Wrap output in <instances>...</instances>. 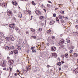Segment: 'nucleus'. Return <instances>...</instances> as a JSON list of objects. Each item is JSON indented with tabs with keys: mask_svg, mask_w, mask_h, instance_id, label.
Listing matches in <instances>:
<instances>
[{
	"mask_svg": "<svg viewBox=\"0 0 78 78\" xmlns=\"http://www.w3.org/2000/svg\"><path fill=\"white\" fill-rule=\"evenodd\" d=\"M0 65L2 67H5L6 66V62L5 61H2L0 62Z\"/></svg>",
	"mask_w": 78,
	"mask_h": 78,
	"instance_id": "obj_1",
	"label": "nucleus"
},
{
	"mask_svg": "<svg viewBox=\"0 0 78 78\" xmlns=\"http://www.w3.org/2000/svg\"><path fill=\"white\" fill-rule=\"evenodd\" d=\"M7 14L9 16H12V13L10 11H7Z\"/></svg>",
	"mask_w": 78,
	"mask_h": 78,
	"instance_id": "obj_2",
	"label": "nucleus"
},
{
	"mask_svg": "<svg viewBox=\"0 0 78 78\" xmlns=\"http://www.w3.org/2000/svg\"><path fill=\"white\" fill-rule=\"evenodd\" d=\"M14 60H10L8 61V63L10 65H12L14 64Z\"/></svg>",
	"mask_w": 78,
	"mask_h": 78,
	"instance_id": "obj_3",
	"label": "nucleus"
},
{
	"mask_svg": "<svg viewBox=\"0 0 78 78\" xmlns=\"http://www.w3.org/2000/svg\"><path fill=\"white\" fill-rule=\"evenodd\" d=\"M15 26V24L14 23H13L12 24H9V26L10 28H14V27Z\"/></svg>",
	"mask_w": 78,
	"mask_h": 78,
	"instance_id": "obj_4",
	"label": "nucleus"
},
{
	"mask_svg": "<svg viewBox=\"0 0 78 78\" xmlns=\"http://www.w3.org/2000/svg\"><path fill=\"white\" fill-rule=\"evenodd\" d=\"M35 13L36 14L38 15H41V13L39 10H36L35 11Z\"/></svg>",
	"mask_w": 78,
	"mask_h": 78,
	"instance_id": "obj_5",
	"label": "nucleus"
},
{
	"mask_svg": "<svg viewBox=\"0 0 78 78\" xmlns=\"http://www.w3.org/2000/svg\"><path fill=\"white\" fill-rule=\"evenodd\" d=\"M64 42V40H61L58 43V44H59V45H62V44Z\"/></svg>",
	"mask_w": 78,
	"mask_h": 78,
	"instance_id": "obj_6",
	"label": "nucleus"
},
{
	"mask_svg": "<svg viewBox=\"0 0 78 78\" xmlns=\"http://www.w3.org/2000/svg\"><path fill=\"white\" fill-rule=\"evenodd\" d=\"M51 50L52 51H55L56 50V48L55 47H52L51 48Z\"/></svg>",
	"mask_w": 78,
	"mask_h": 78,
	"instance_id": "obj_7",
	"label": "nucleus"
},
{
	"mask_svg": "<svg viewBox=\"0 0 78 78\" xmlns=\"http://www.w3.org/2000/svg\"><path fill=\"white\" fill-rule=\"evenodd\" d=\"M12 3L15 6H17V5H18V3H17L16 1H15V2H14L13 1L12 2Z\"/></svg>",
	"mask_w": 78,
	"mask_h": 78,
	"instance_id": "obj_8",
	"label": "nucleus"
},
{
	"mask_svg": "<svg viewBox=\"0 0 78 78\" xmlns=\"http://www.w3.org/2000/svg\"><path fill=\"white\" fill-rule=\"evenodd\" d=\"M78 68H76L75 70L73 71V73H78Z\"/></svg>",
	"mask_w": 78,
	"mask_h": 78,
	"instance_id": "obj_9",
	"label": "nucleus"
},
{
	"mask_svg": "<svg viewBox=\"0 0 78 78\" xmlns=\"http://www.w3.org/2000/svg\"><path fill=\"white\" fill-rule=\"evenodd\" d=\"M66 41L67 43H70V38L69 37L67 38L66 40Z\"/></svg>",
	"mask_w": 78,
	"mask_h": 78,
	"instance_id": "obj_10",
	"label": "nucleus"
},
{
	"mask_svg": "<svg viewBox=\"0 0 78 78\" xmlns=\"http://www.w3.org/2000/svg\"><path fill=\"white\" fill-rule=\"evenodd\" d=\"M2 6L4 8H6V5L5 3H3L2 5Z\"/></svg>",
	"mask_w": 78,
	"mask_h": 78,
	"instance_id": "obj_11",
	"label": "nucleus"
},
{
	"mask_svg": "<svg viewBox=\"0 0 78 78\" xmlns=\"http://www.w3.org/2000/svg\"><path fill=\"white\" fill-rule=\"evenodd\" d=\"M6 40L7 41H11V37H7L5 38Z\"/></svg>",
	"mask_w": 78,
	"mask_h": 78,
	"instance_id": "obj_12",
	"label": "nucleus"
},
{
	"mask_svg": "<svg viewBox=\"0 0 78 78\" xmlns=\"http://www.w3.org/2000/svg\"><path fill=\"white\" fill-rule=\"evenodd\" d=\"M26 12L27 13H28L29 15H30L31 14V11H30L28 10H26Z\"/></svg>",
	"mask_w": 78,
	"mask_h": 78,
	"instance_id": "obj_13",
	"label": "nucleus"
},
{
	"mask_svg": "<svg viewBox=\"0 0 78 78\" xmlns=\"http://www.w3.org/2000/svg\"><path fill=\"white\" fill-rule=\"evenodd\" d=\"M5 49L6 50H10V48L8 47V46H6L5 48Z\"/></svg>",
	"mask_w": 78,
	"mask_h": 78,
	"instance_id": "obj_14",
	"label": "nucleus"
},
{
	"mask_svg": "<svg viewBox=\"0 0 78 78\" xmlns=\"http://www.w3.org/2000/svg\"><path fill=\"white\" fill-rule=\"evenodd\" d=\"M55 21L52 20L50 22V25H53L55 23Z\"/></svg>",
	"mask_w": 78,
	"mask_h": 78,
	"instance_id": "obj_15",
	"label": "nucleus"
},
{
	"mask_svg": "<svg viewBox=\"0 0 78 78\" xmlns=\"http://www.w3.org/2000/svg\"><path fill=\"white\" fill-rule=\"evenodd\" d=\"M21 46L22 47H23L24 46H25V44H24V42H22L21 43Z\"/></svg>",
	"mask_w": 78,
	"mask_h": 78,
	"instance_id": "obj_16",
	"label": "nucleus"
},
{
	"mask_svg": "<svg viewBox=\"0 0 78 78\" xmlns=\"http://www.w3.org/2000/svg\"><path fill=\"white\" fill-rule=\"evenodd\" d=\"M52 56H54V57H56L57 56V55L56 53H53L52 54Z\"/></svg>",
	"mask_w": 78,
	"mask_h": 78,
	"instance_id": "obj_17",
	"label": "nucleus"
},
{
	"mask_svg": "<svg viewBox=\"0 0 78 78\" xmlns=\"http://www.w3.org/2000/svg\"><path fill=\"white\" fill-rule=\"evenodd\" d=\"M15 29L16 30V31H17V33H19V32L20 31V30H19V29H18V28L16 27Z\"/></svg>",
	"mask_w": 78,
	"mask_h": 78,
	"instance_id": "obj_18",
	"label": "nucleus"
},
{
	"mask_svg": "<svg viewBox=\"0 0 78 78\" xmlns=\"http://www.w3.org/2000/svg\"><path fill=\"white\" fill-rule=\"evenodd\" d=\"M14 53H15V54L17 55V54L18 53V51H17V50H16L14 51Z\"/></svg>",
	"mask_w": 78,
	"mask_h": 78,
	"instance_id": "obj_19",
	"label": "nucleus"
},
{
	"mask_svg": "<svg viewBox=\"0 0 78 78\" xmlns=\"http://www.w3.org/2000/svg\"><path fill=\"white\" fill-rule=\"evenodd\" d=\"M31 30L32 31V32H33L34 34L35 33V30L34 29H33V28H31Z\"/></svg>",
	"mask_w": 78,
	"mask_h": 78,
	"instance_id": "obj_20",
	"label": "nucleus"
},
{
	"mask_svg": "<svg viewBox=\"0 0 78 78\" xmlns=\"http://www.w3.org/2000/svg\"><path fill=\"white\" fill-rule=\"evenodd\" d=\"M42 28H39L38 29L37 31H38L39 32H41V31H42Z\"/></svg>",
	"mask_w": 78,
	"mask_h": 78,
	"instance_id": "obj_21",
	"label": "nucleus"
},
{
	"mask_svg": "<svg viewBox=\"0 0 78 78\" xmlns=\"http://www.w3.org/2000/svg\"><path fill=\"white\" fill-rule=\"evenodd\" d=\"M7 60L8 61H9L11 59H10V57H9V56L7 57Z\"/></svg>",
	"mask_w": 78,
	"mask_h": 78,
	"instance_id": "obj_22",
	"label": "nucleus"
},
{
	"mask_svg": "<svg viewBox=\"0 0 78 78\" xmlns=\"http://www.w3.org/2000/svg\"><path fill=\"white\" fill-rule=\"evenodd\" d=\"M56 21H57V22H58V23H59V19H58V17H56Z\"/></svg>",
	"mask_w": 78,
	"mask_h": 78,
	"instance_id": "obj_23",
	"label": "nucleus"
},
{
	"mask_svg": "<svg viewBox=\"0 0 78 78\" xmlns=\"http://www.w3.org/2000/svg\"><path fill=\"white\" fill-rule=\"evenodd\" d=\"M32 4L33 5H34V6H36V3H34V1H32Z\"/></svg>",
	"mask_w": 78,
	"mask_h": 78,
	"instance_id": "obj_24",
	"label": "nucleus"
},
{
	"mask_svg": "<svg viewBox=\"0 0 78 78\" xmlns=\"http://www.w3.org/2000/svg\"><path fill=\"white\" fill-rule=\"evenodd\" d=\"M65 56L66 57V58H67L69 57V55H68V54H66L65 55Z\"/></svg>",
	"mask_w": 78,
	"mask_h": 78,
	"instance_id": "obj_25",
	"label": "nucleus"
},
{
	"mask_svg": "<svg viewBox=\"0 0 78 78\" xmlns=\"http://www.w3.org/2000/svg\"><path fill=\"white\" fill-rule=\"evenodd\" d=\"M57 65H58L59 66H61V62H58L57 63Z\"/></svg>",
	"mask_w": 78,
	"mask_h": 78,
	"instance_id": "obj_26",
	"label": "nucleus"
},
{
	"mask_svg": "<svg viewBox=\"0 0 78 78\" xmlns=\"http://www.w3.org/2000/svg\"><path fill=\"white\" fill-rule=\"evenodd\" d=\"M9 55H13V51H10Z\"/></svg>",
	"mask_w": 78,
	"mask_h": 78,
	"instance_id": "obj_27",
	"label": "nucleus"
},
{
	"mask_svg": "<svg viewBox=\"0 0 78 78\" xmlns=\"http://www.w3.org/2000/svg\"><path fill=\"white\" fill-rule=\"evenodd\" d=\"M17 49H18V50H20V46H19V45H17Z\"/></svg>",
	"mask_w": 78,
	"mask_h": 78,
	"instance_id": "obj_28",
	"label": "nucleus"
},
{
	"mask_svg": "<svg viewBox=\"0 0 78 78\" xmlns=\"http://www.w3.org/2000/svg\"><path fill=\"white\" fill-rule=\"evenodd\" d=\"M50 32H51V30H48L47 31V33L48 34H49V33H50Z\"/></svg>",
	"mask_w": 78,
	"mask_h": 78,
	"instance_id": "obj_29",
	"label": "nucleus"
},
{
	"mask_svg": "<svg viewBox=\"0 0 78 78\" xmlns=\"http://www.w3.org/2000/svg\"><path fill=\"white\" fill-rule=\"evenodd\" d=\"M11 39V41H14V38L13 37H12L11 38H10Z\"/></svg>",
	"mask_w": 78,
	"mask_h": 78,
	"instance_id": "obj_30",
	"label": "nucleus"
},
{
	"mask_svg": "<svg viewBox=\"0 0 78 78\" xmlns=\"http://www.w3.org/2000/svg\"><path fill=\"white\" fill-rule=\"evenodd\" d=\"M74 55L75 56V57H78V54H76V53H74Z\"/></svg>",
	"mask_w": 78,
	"mask_h": 78,
	"instance_id": "obj_31",
	"label": "nucleus"
},
{
	"mask_svg": "<svg viewBox=\"0 0 78 78\" xmlns=\"http://www.w3.org/2000/svg\"><path fill=\"white\" fill-rule=\"evenodd\" d=\"M58 18H59V19H62V16H61V15H59L58 16Z\"/></svg>",
	"mask_w": 78,
	"mask_h": 78,
	"instance_id": "obj_32",
	"label": "nucleus"
},
{
	"mask_svg": "<svg viewBox=\"0 0 78 78\" xmlns=\"http://www.w3.org/2000/svg\"><path fill=\"white\" fill-rule=\"evenodd\" d=\"M62 18H63V19H68V18L67 17L62 16Z\"/></svg>",
	"mask_w": 78,
	"mask_h": 78,
	"instance_id": "obj_33",
	"label": "nucleus"
},
{
	"mask_svg": "<svg viewBox=\"0 0 78 78\" xmlns=\"http://www.w3.org/2000/svg\"><path fill=\"white\" fill-rule=\"evenodd\" d=\"M9 69H10V72H11V71H12V68L11 67H9Z\"/></svg>",
	"mask_w": 78,
	"mask_h": 78,
	"instance_id": "obj_34",
	"label": "nucleus"
},
{
	"mask_svg": "<svg viewBox=\"0 0 78 78\" xmlns=\"http://www.w3.org/2000/svg\"><path fill=\"white\" fill-rule=\"evenodd\" d=\"M60 13H61V14H64V11H62V10H61L60 11Z\"/></svg>",
	"mask_w": 78,
	"mask_h": 78,
	"instance_id": "obj_35",
	"label": "nucleus"
},
{
	"mask_svg": "<svg viewBox=\"0 0 78 78\" xmlns=\"http://www.w3.org/2000/svg\"><path fill=\"white\" fill-rule=\"evenodd\" d=\"M51 38H52V39H55V37L54 36H52L51 37Z\"/></svg>",
	"mask_w": 78,
	"mask_h": 78,
	"instance_id": "obj_36",
	"label": "nucleus"
},
{
	"mask_svg": "<svg viewBox=\"0 0 78 78\" xmlns=\"http://www.w3.org/2000/svg\"><path fill=\"white\" fill-rule=\"evenodd\" d=\"M47 6L48 7H49V8H50V7H51V5H50V4H47Z\"/></svg>",
	"mask_w": 78,
	"mask_h": 78,
	"instance_id": "obj_37",
	"label": "nucleus"
},
{
	"mask_svg": "<svg viewBox=\"0 0 78 78\" xmlns=\"http://www.w3.org/2000/svg\"><path fill=\"white\" fill-rule=\"evenodd\" d=\"M31 37H33V38H34V39H36V36H32Z\"/></svg>",
	"mask_w": 78,
	"mask_h": 78,
	"instance_id": "obj_38",
	"label": "nucleus"
},
{
	"mask_svg": "<svg viewBox=\"0 0 78 78\" xmlns=\"http://www.w3.org/2000/svg\"><path fill=\"white\" fill-rule=\"evenodd\" d=\"M64 20H61V23H64Z\"/></svg>",
	"mask_w": 78,
	"mask_h": 78,
	"instance_id": "obj_39",
	"label": "nucleus"
},
{
	"mask_svg": "<svg viewBox=\"0 0 78 78\" xmlns=\"http://www.w3.org/2000/svg\"><path fill=\"white\" fill-rule=\"evenodd\" d=\"M74 33H76V34L77 36H78V32H74Z\"/></svg>",
	"mask_w": 78,
	"mask_h": 78,
	"instance_id": "obj_40",
	"label": "nucleus"
},
{
	"mask_svg": "<svg viewBox=\"0 0 78 78\" xmlns=\"http://www.w3.org/2000/svg\"><path fill=\"white\" fill-rule=\"evenodd\" d=\"M75 28L76 29H78V25H76L75 26Z\"/></svg>",
	"mask_w": 78,
	"mask_h": 78,
	"instance_id": "obj_41",
	"label": "nucleus"
},
{
	"mask_svg": "<svg viewBox=\"0 0 78 78\" xmlns=\"http://www.w3.org/2000/svg\"><path fill=\"white\" fill-rule=\"evenodd\" d=\"M14 75H15V76H17V75H18V74L17 73H14Z\"/></svg>",
	"mask_w": 78,
	"mask_h": 78,
	"instance_id": "obj_42",
	"label": "nucleus"
},
{
	"mask_svg": "<svg viewBox=\"0 0 78 78\" xmlns=\"http://www.w3.org/2000/svg\"><path fill=\"white\" fill-rule=\"evenodd\" d=\"M43 16H41L40 17V19L41 20H42L43 19Z\"/></svg>",
	"mask_w": 78,
	"mask_h": 78,
	"instance_id": "obj_43",
	"label": "nucleus"
},
{
	"mask_svg": "<svg viewBox=\"0 0 78 78\" xmlns=\"http://www.w3.org/2000/svg\"><path fill=\"white\" fill-rule=\"evenodd\" d=\"M61 57H62V58H64V57H65V55H61Z\"/></svg>",
	"mask_w": 78,
	"mask_h": 78,
	"instance_id": "obj_44",
	"label": "nucleus"
},
{
	"mask_svg": "<svg viewBox=\"0 0 78 78\" xmlns=\"http://www.w3.org/2000/svg\"><path fill=\"white\" fill-rule=\"evenodd\" d=\"M56 14H55V13H54V14L53 15V17H56Z\"/></svg>",
	"mask_w": 78,
	"mask_h": 78,
	"instance_id": "obj_45",
	"label": "nucleus"
},
{
	"mask_svg": "<svg viewBox=\"0 0 78 78\" xmlns=\"http://www.w3.org/2000/svg\"><path fill=\"white\" fill-rule=\"evenodd\" d=\"M1 36H3L4 35L3 33V32H1Z\"/></svg>",
	"mask_w": 78,
	"mask_h": 78,
	"instance_id": "obj_46",
	"label": "nucleus"
},
{
	"mask_svg": "<svg viewBox=\"0 0 78 78\" xmlns=\"http://www.w3.org/2000/svg\"><path fill=\"white\" fill-rule=\"evenodd\" d=\"M32 51H33V52H36V50L33 49L32 50Z\"/></svg>",
	"mask_w": 78,
	"mask_h": 78,
	"instance_id": "obj_47",
	"label": "nucleus"
},
{
	"mask_svg": "<svg viewBox=\"0 0 78 78\" xmlns=\"http://www.w3.org/2000/svg\"><path fill=\"white\" fill-rule=\"evenodd\" d=\"M3 70H6V68H4L3 69Z\"/></svg>",
	"mask_w": 78,
	"mask_h": 78,
	"instance_id": "obj_48",
	"label": "nucleus"
},
{
	"mask_svg": "<svg viewBox=\"0 0 78 78\" xmlns=\"http://www.w3.org/2000/svg\"><path fill=\"white\" fill-rule=\"evenodd\" d=\"M32 17H33V16H31V19H30V20H32Z\"/></svg>",
	"mask_w": 78,
	"mask_h": 78,
	"instance_id": "obj_49",
	"label": "nucleus"
},
{
	"mask_svg": "<svg viewBox=\"0 0 78 78\" xmlns=\"http://www.w3.org/2000/svg\"><path fill=\"white\" fill-rule=\"evenodd\" d=\"M22 1H25V2H27L28 1V0H21Z\"/></svg>",
	"mask_w": 78,
	"mask_h": 78,
	"instance_id": "obj_50",
	"label": "nucleus"
},
{
	"mask_svg": "<svg viewBox=\"0 0 78 78\" xmlns=\"http://www.w3.org/2000/svg\"><path fill=\"white\" fill-rule=\"evenodd\" d=\"M26 34H28V33H29V32L27 31H26Z\"/></svg>",
	"mask_w": 78,
	"mask_h": 78,
	"instance_id": "obj_51",
	"label": "nucleus"
},
{
	"mask_svg": "<svg viewBox=\"0 0 78 78\" xmlns=\"http://www.w3.org/2000/svg\"><path fill=\"white\" fill-rule=\"evenodd\" d=\"M48 3H51V4H52V3L51 2V1H48Z\"/></svg>",
	"mask_w": 78,
	"mask_h": 78,
	"instance_id": "obj_52",
	"label": "nucleus"
},
{
	"mask_svg": "<svg viewBox=\"0 0 78 78\" xmlns=\"http://www.w3.org/2000/svg\"><path fill=\"white\" fill-rule=\"evenodd\" d=\"M28 70H29V69L28 68H27V70H26L27 72H28Z\"/></svg>",
	"mask_w": 78,
	"mask_h": 78,
	"instance_id": "obj_53",
	"label": "nucleus"
},
{
	"mask_svg": "<svg viewBox=\"0 0 78 78\" xmlns=\"http://www.w3.org/2000/svg\"><path fill=\"white\" fill-rule=\"evenodd\" d=\"M34 47H31V49H34Z\"/></svg>",
	"mask_w": 78,
	"mask_h": 78,
	"instance_id": "obj_54",
	"label": "nucleus"
},
{
	"mask_svg": "<svg viewBox=\"0 0 78 78\" xmlns=\"http://www.w3.org/2000/svg\"><path fill=\"white\" fill-rule=\"evenodd\" d=\"M73 50H71V51L69 52V53H73Z\"/></svg>",
	"mask_w": 78,
	"mask_h": 78,
	"instance_id": "obj_55",
	"label": "nucleus"
},
{
	"mask_svg": "<svg viewBox=\"0 0 78 78\" xmlns=\"http://www.w3.org/2000/svg\"><path fill=\"white\" fill-rule=\"evenodd\" d=\"M17 72H18L19 73H20V72L19 71V70L17 69Z\"/></svg>",
	"mask_w": 78,
	"mask_h": 78,
	"instance_id": "obj_56",
	"label": "nucleus"
},
{
	"mask_svg": "<svg viewBox=\"0 0 78 78\" xmlns=\"http://www.w3.org/2000/svg\"><path fill=\"white\" fill-rule=\"evenodd\" d=\"M62 64H64V62L62 61Z\"/></svg>",
	"mask_w": 78,
	"mask_h": 78,
	"instance_id": "obj_57",
	"label": "nucleus"
},
{
	"mask_svg": "<svg viewBox=\"0 0 78 78\" xmlns=\"http://www.w3.org/2000/svg\"><path fill=\"white\" fill-rule=\"evenodd\" d=\"M50 65H47V67H50Z\"/></svg>",
	"mask_w": 78,
	"mask_h": 78,
	"instance_id": "obj_58",
	"label": "nucleus"
},
{
	"mask_svg": "<svg viewBox=\"0 0 78 78\" xmlns=\"http://www.w3.org/2000/svg\"><path fill=\"white\" fill-rule=\"evenodd\" d=\"M11 48H12V49H14V46H12V47H11Z\"/></svg>",
	"mask_w": 78,
	"mask_h": 78,
	"instance_id": "obj_59",
	"label": "nucleus"
},
{
	"mask_svg": "<svg viewBox=\"0 0 78 78\" xmlns=\"http://www.w3.org/2000/svg\"><path fill=\"white\" fill-rule=\"evenodd\" d=\"M43 10H44V11H45V12H46V10H45V9H44Z\"/></svg>",
	"mask_w": 78,
	"mask_h": 78,
	"instance_id": "obj_60",
	"label": "nucleus"
},
{
	"mask_svg": "<svg viewBox=\"0 0 78 78\" xmlns=\"http://www.w3.org/2000/svg\"><path fill=\"white\" fill-rule=\"evenodd\" d=\"M55 8V10H56L57 9H58V8Z\"/></svg>",
	"mask_w": 78,
	"mask_h": 78,
	"instance_id": "obj_61",
	"label": "nucleus"
},
{
	"mask_svg": "<svg viewBox=\"0 0 78 78\" xmlns=\"http://www.w3.org/2000/svg\"><path fill=\"white\" fill-rule=\"evenodd\" d=\"M59 71L61 70V68H59Z\"/></svg>",
	"mask_w": 78,
	"mask_h": 78,
	"instance_id": "obj_62",
	"label": "nucleus"
},
{
	"mask_svg": "<svg viewBox=\"0 0 78 78\" xmlns=\"http://www.w3.org/2000/svg\"><path fill=\"white\" fill-rule=\"evenodd\" d=\"M49 44H47V45H48V46H49Z\"/></svg>",
	"mask_w": 78,
	"mask_h": 78,
	"instance_id": "obj_63",
	"label": "nucleus"
},
{
	"mask_svg": "<svg viewBox=\"0 0 78 78\" xmlns=\"http://www.w3.org/2000/svg\"><path fill=\"white\" fill-rule=\"evenodd\" d=\"M77 23H78V20H77Z\"/></svg>",
	"mask_w": 78,
	"mask_h": 78,
	"instance_id": "obj_64",
	"label": "nucleus"
}]
</instances>
